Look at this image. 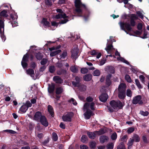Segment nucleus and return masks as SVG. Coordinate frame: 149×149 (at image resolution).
Here are the masks:
<instances>
[{"instance_id": "1", "label": "nucleus", "mask_w": 149, "mask_h": 149, "mask_svg": "<svg viewBox=\"0 0 149 149\" xmlns=\"http://www.w3.org/2000/svg\"><path fill=\"white\" fill-rule=\"evenodd\" d=\"M111 107L108 108V109L110 112H113L114 110H117L121 108L123 106L122 103L119 101L116 102L114 100L111 101L110 102Z\"/></svg>"}, {"instance_id": "2", "label": "nucleus", "mask_w": 149, "mask_h": 149, "mask_svg": "<svg viewBox=\"0 0 149 149\" xmlns=\"http://www.w3.org/2000/svg\"><path fill=\"white\" fill-rule=\"evenodd\" d=\"M56 11L57 12L59 13H60L56 15L55 16V18L57 19L63 18L65 19L63 20H62L61 23L63 24L66 23L68 20L66 19V18L69 19L68 16H66L65 14L63 12V11L61 9H57Z\"/></svg>"}, {"instance_id": "3", "label": "nucleus", "mask_w": 149, "mask_h": 149, "mask_svg": "<svg viewBox=\"0 0 149 149\" xmlns=\"http://www.w3.org/2000/svg\"><path fill=\"white\" fill-rule=\"evenodd\" d=\"M75 5L76 8L75 11L78 14H81L82 8H85V5L82 4L80 0H75Z\"/></svg>"}, {"instance_id": "4", "label": "nucleus", "mask_w": 149, "mask_h": 149, "mask_svg": "<svg viewBox=\"0 0 149 149\" xmlns=\"http://www.w3.org/2000/svg\"><path fill=\"white\" fill-rule=\"evenodd\" d=\"M119 24L121 29L123 30L127 34H129L127 31L128 32L132 31V28L130 26V25L127 23H123L120 22Z\"/></svg>"}, {"instance_id": "5", "label": "nucleus", "mask_w": 149, "mask_h": 149, "mask_svg": "<svg viewBox=\"0 0 149 149\" xmlns=\"http://www.w3.org/2000/svg\"><path fill=\"white\" fill-rule=\"evenodd\" d=\"M60 47L61 46L59 45L56 47H53L49 48V49L51 51L50 53V56H53L60 53L61 52V50L59 49L58 50Z\"/></svg>"}, {"instance_id": "6", "label": "nucleus", "mask_w": 149, "mask_h": 149, "mask_svg": "<svg viewBox=\"0 0 149 149\" xmlns=\"http://www.w3.org/2000/svg\"><path fill=\"white\" fill-rule=\"evenodd\" d=\"M73 115V113L72 112H70L66 114H65L62 117L63 120L64 121L70 122Z\"/></svg>"}, {"instance_id": "7", "label": "nucleus", "mask_w": 149, "mask_h": 149, "mask_svg": "<svg viewBox=\"0 0 149 149\" xmlns=\"http://www.w3.org/2000/svg\"><path fill=\"white\" fill-rule=\"evenodd\" d=\"M90 108L91 109L94 110L95 109V103L94 102H92L90 104L87 102L85 103L84 105L83 109H88L89 108Z\"/></svg>"}, {"instance_id": "8", "label": "nucleus", "mask_w": 149, "mask_h": 149, "mask_svg": "<svg viewBox=\"0 0 149 149\" xmlns=\"http://www.w3.org/2000/svg\"><path fill=\"white\" fill-rule=\"evenodd\" d=\"M78 48L77 46L74 48L72 51V57L74 59L77 58L78 57Z\"/></svg>"}, {"instance_id": "9", "label": "nucleus", "mask_w": 149, "mask_h": 149, "mask_svg": "<svg viewBox=\"0 0 149 149\" xmlns=\"http://www.w3.org/2000/svg\"><path fill=\"white\" fill-rule=\"evenodd\" d=\"M141 96L140 95H137L134 97L132 100V103L134 104H141L143 103L141 100Z\"/></svg>"}, {"instance_id": "10", "label": "nucleus", "mask_w": 149, "mask_h": 149, "mask_svg": "<svg viewBox=\"0 0 149 149\" xmlns=\"http://www.w3.org/2000/svg\"><path fill=\"white\" fill-rule=\"evenodd\" d=\"M28 54H26L25 55H24L21 64L24 68H26L27 66V64L26 62L28 61Z\"/></svg>"}, {"instance_id": "11", "label": "nucleus", "mask_w": 149, "mask_h": 149, "mask_svg": "<svg viewBox=\"0 0 149 149\" xmlns=\"http://www.w3.org/2000/svg\"><path fill=\"white\" fill-rule=\"evenodd\" d=\"M86 111L84 113V115L85 116V118L86 119H88L90 118L91 116L94 115L93 112L90 109H87Z\"/></svg>"}, {"instance_id": "12", "label": "nucleus", "mask_w": 149, "mask_h": 149, "mask_svg": "<svg viewBox=\"0 0 149 149\" xmlns=\"http://www.w3.org/2000/svg\"><path fill=\"white\" fill-rule=\"evenodd\" d=\"M40 120L41 124L44 126L47 127L48 125V122L47 119L44 116H41Z\"/></svg>"}, {"instance_id": "13", "label": "nucleus", "mask_w": 149, "mask_h": 149, "mask_svg": "<svg viewBox=\"0 0 149 149\" xmlns=\"http://www.w3.org/2000/svg\"><path fill=\"white\" fill-rule=\"evenodd\" d=\"M115 55L116 56H118V57H117V59L118 61H120L128 65L129 64L128 61L125 60L124 58L121 57L120 56L119 53L117 51L116 52Z\"/></svg>"}, {"instance_id": "14", "label": "nucleus", "mask_w": 149, "mask_h": 149, "mask_svg": "<svg viewBox=\"0 0 149 149\" xmlns=\"http://www.w3.org/2000/svg\"><path fill=\"white\" fill-rule=\"evenodd\" d=\"M126 88V84L124 83L120 84L118 87V91H125Z\"/></svg>"}, {"instance_id": "15", "label": "nucleus", "mask_w": 149, "mask_h": 149, "mask_svg": "<svg viewBox=\"0 0 149 149\" xmlns=\"http://www.w3.org/2000/svg\"><path fill=\"white\" fill-rule=\"evenodd\" d=\"M108 98L107 95L106 93L102 94L99 97L100 100L103 102H104L106 101Z\"/></svg>"}, {"instance_id": "16", "label": "nucleus", "mask_w": 149, "mask_h": 149, "mask_svg": "<svg viewBox=\"0 0 149 149\" xmlns=\"http://www.w3.org/2000/svg\"><path fill=\"white\" fill-rule=\"evenodd\" d=\"M118 96L119 99L124 100L126 97L125 91H119Z\"/></svg>"}, {"instance_id": "17", "label": "nucleus", "mask_w": 149, "mask_h": 149, "mask_svg": "<svg viewBox=\"0 0 149 149\" xmlns=\"http://www.w3.org/2000/svg\"><path fill=\"white\" fill-rule=\"evenodd\" d=\"M109 139L108 137L104 135L101 136L100 138V141L101 143H104V142L107 141Z\"/></svg>"}, {"instance_id": "18", "label": "nucleus", "mask_w": 149, "mask_h": 149, "mask_svg": "<svg viewBox=\"0 0 149 149\" xmlns=\"http://www.w3.org/2000/svg\"><path fill=\"white\" fill-rule=\"evenodd\" d=\"M41 116H42L41 115V113L39 111L37 112L35 114L34 117V119L38 121L39 119H40V118Z\"/></svg>"}, {"instance_id": "19", "label": "nucleus", "mask_w": 149, "mask_h": 149, "mask_svg": "<svg viewBox=\"0 0 149 149\" xmlns=\"http://www.w3.org/2000/svg\"><path fill=\"white\" fill-rule=\"evenodd\" d=\"M41 23L42 24L44 27H49L50 26L49 22L47 21L45 18H43L42 21Z\"/></svg>"}, {"instance_id": "20", "label": "nucleus", "mask_w": 149, "mask_h": 149, "mask_svg": "<svg viewBox=\"0 0 149 149\" xmlns=\"http://www.w3.org/2000/svg\"><path fill=\"white\" fill-rule=\"evenodd\" d=\"M53 80L56 83H61L63 82L62 80L59 77L55 76L53 78Z\"/></svg>"}, {"instance_id": "21", "label": "nucleus", "mask_w": 149, "mask_h": 149, "mask_svg": "<svg viewBox=\"0 0 149 149\" xmlns=\"http://www.w3.org/2000/svg\"><path fill=\"white\" fill-rule=\"evenodd\" d=\"M28 109V107L24 104L20 108L19 111L20 112L24 113Z\"/></svg>"}, {"instance_id": "22", "label": "nucleus", "mask_w": 149, "mask_h": 149, "mask_svg": "<svg viewBox=\"0 0 149 149\" xmlns=\"http://www.w3.org/2000/svg\"><path fill=\"white\" fill-rule=\"evenodd\" d=\"M2 18H0V33H1L2 31H4V24L3 21L1 20Z\"/></svg>"}, {"instance_id": "23", "label": "nucleus", "mask_w": 149, "mask_h": 149, "mask_svg": "<svg viewBox=\"0 0 149 149\" xmlns=\"http://www.w3.org/2000/svg\"><path fill=\"white\" fill-rule=\"evenodd\" d=\"M26 73L30 75L32 78L34 77V71L33 69H29L26 70Z\"/></svg>"}, {"instance_id": "24", "label": "nucleus", "mask_w": 149, "mask_h": 149, "mask_svg": "<svg viewBox=\"0 0 149 149\" xmlns=\"http://www.w3.org/2000/svg\"><path fill=\"white\" fill-rule=\"evenodd\" d=\"M87 134L89 137L91 139H93L95 138V135H96L95 133V132H88L87 133Z\"/></svg>"}, {"instance_id": "25", "label": "nucleus", "mask_w": 149, "mask_h": 149, "mask_svg": "<svg viewBox=\"0 0 149 149\" xmlns=\"http://www.w3.org/2000/svg\"><path fill=\"white\" fill-rule=\"evenodd\" d=\"M134 142L133 139H132V138H130L129 139L127 143L128 148V149L131 148Z\"/></svg>"}, {"instance_id": "26", "label": "nucleus", "mask_w": 149, "mask_h": 149, "mask_svg": "<svg viewBox=\"0 0 149 149\" xmlns=\"http://www.w3.org/2000/svg\"><path fill=\"white\" fill-rule=\"evenodd\" d=\"M134 139V141L135 142H138L140 141V138L139 136L136 134H134L132 138Z\"/></svg>"}, {"instance_id": "27", "label": "nucleus", "mask_w": 149, "mask_h": 149, "mask_svg": "<svg viewBox=\"0 0 149 149\" xmlns=\"http://www.w3.org/2000/svg\"><path fill=\"white\" fill-rule=\"evenodd\" d=\"M92 79V75L91 74L86 75L84 77V80L86 81H89Z\"/></svg>"}, {"instance_id": "28", "label": "nucleus", "mask_w": 149, "mask_h": 149, "mask_svg": "<svg viewBox=\"0 0 149 149\" xmlns=\"http://www.w3.org/2000/svg\"><path fill=\"white\" fill-rule=\"evenodd\" d=\"M48 110L49 112L50 113L52 117H53L54 115V113L53 112V109L52 107L50 105H49L48 106Z\"/></svg>"}, {"instance_id": "29", "label": "nucleus", "mask_w": 149, "mask_h": 149, "mask_svg": "<svg viewBox=\"0 0 149 149\" xmlns=\"http://www.w3.org/2000/svg\"><path fill=\"white\" fill-rule=\"evenodd\" d=\"M105 132L104 129H101L99 131H95V133L96 135H100L104 134Z\"/></svg>"}, {"instance_id": "30", "label": "nucleus", "mask_w": 149, "mask_h": 149, "mask_svg": "<svg viewBox=\"0 0 149 149\" xmlns=\"http://www.w3.org/2000/svg\"><path fill=\"white\" fill-rule=\"evenodd\" d=\"M54 89V86H50L49 85V87L48 88V91L49 93H52L53 92Z\"/></svg>"}, {"instance_id": "31", "label": "nucleus", "mask_w": 149, "mask_h": 149, "mask_svg": "<svg viewBox=\"0 0 149 149\" xmlns=\"http://www.w3.org/2000/svg\"><path fill=\"white\" fill-rule=\"evenodd\" d=\"M109 42V41L108 40H107V46L105 48V50L107 51L108 53H109V50H110L112 48V47H113L111 45H109L108 43Z\"/></svg>"}, {"instance_id": "32", "label": "nucleus", "mask_w": 149, "mask_h": 149, "mask_svg": "<svg viewBox=\"0 0 149 149\" xmlns=\"http://www.w3.org/2000/svg\"><path fill=\"white\" fill-rule=\"evenodd\" d=\"M66 73V71L64 70H61L57 72V74L58 75L65 74Z\"/></svg>"}, {"instance_id": "33", "label": "nucleus", "mask_w": 149, "mask_h": 149, "mask_svg": "<svg viewBox=\"0 0 149 149\" xmlns=\"http://www.w3.org/2000/svg\"><path fill=\"white\" fill-rule=\"evenodd\" d=\"M117 149H125L124 144L123 143H121L118 146Z\"/></svg>"}, {"instance_id": "34", "label": "nucleus", "mask_w": 149, "mask_h": 149, "mask_svg": "<svg viewBox=\"0 0 149 149\" xmlns=\"http://www.w3.org/2000/svg\"><path fill=\"white\" fill-rule=\"evenodd\" d=\"M63 91V89L61 87L57 88L56 89V93L57 94H60Z\"/></svg>"}, {"instance_id": "35", "label": "nucleus", "mask_w": 149, "mask_h": 149, "mask_svg": "<svg viewBox=\"0 0 149 149\" xmlns=\"http://www.w3.org/2000/svg\"><path fill=\"white\" fill-rule=\"evenodd\" d=\"M8 16L7 14V12L5 10H3L0 13V18H2V17H6Z\"/></svg>"}, {"instance_id": "36", "label": "nucleus", "mask_w": 149, "mask_h": 149, "mask_svg": "<svg viewBox=\"0 0 149 149\" xmlns=\"http://www.w3.org/2000/svg\"><path fill=\"white\" fill-rule=\"evenodd\" d=\"M126 95L127 96L130 97H131L132 96V92L131 90L129 89L127 90L126 91Z\"/></svg>"}, {"instance_id": "37", "label": "nucleus", "mask_w": 149, "mask_h": 149, "mask_svg": "<svg viewBox=\"0 0 149 149\" xmlns=\"http://www.w3.org/2000/svg\"><path fill=\"white\" fill-rule=\"evenodd\" d=\"M71 70L73 72L76 73L78 71V69L76 68L75 66H72L70 68Z\"/></svg>"}, {"instance_id": "38", "label": "nucleus", "mask_w": 149, "mask_h": 149, "mask_svg": "<svg viewBox=\"0 0 149 149\" xmlns=\"http://www.w3.org/2000/svg\"><path fill=\"white\" fill-rule=\"evenodd\" d=\"M93 74L94 76H99L100 74V72L99 70H96L94 71Z\"/></svg>"}, {"instance_id": "39", "label": "nucleus", "mask_w": 149, "mask_h": 149, "mask_svg": "<svg viewBox=\"0 0 149 149\" xmlns=\"http://www.w3.org/2000/svg\"><path fill=\"white\" fill-rule=\"evenodd\" d=\"M67 52L66 51H64L62 54L60 55L61 59H64L67 56Z\"/></svg>"}, {"instance_id": "40", "label": "nucleus", "mask_w": 149, "mask_h": 149, "mask_svg": "<svg viewBox=\"0 0 149 149\" xmlns=\"http://www.w3.org/2000/svg\"><path fill=\"white\" fill-rule=\"evenodd\" d=\"M87 140V137L86 136L83 135L81 138V141L83 143L85 142Z\"/></svg>"}, {"instance_id": "41", "label": "nucleus", "mask_w": 149, "mask_h": 149, "mask_svg": "<svg viewBox=\"0 0 149 149\" xmlns=\"http://www.w3.org/2000/svg\"><path fill=\"white\" fill-rule=\"evenodd\" d=\"M114 144L113 143H111L108 144L107 146V149H113V148Z\"/></svg>"}, {"instance_id": "42", "label": "nucleus", "mask_w": 149, "mask_h": 149, "mask_svg": "<svg viewBox=\"0 0 149 149\" xmlns=\"http://www.w3.org/2000/svg\"><path fill=\"white\" fill-rule=\"evenodd\" d=\"M125 80L128 82L130 83L132 81V80L130 77L127 74H126L125 76Z\"/></svg>"}, {"instance_id": "43", "label": "nucleus", "mask_w": 149, "mask_h": 149, "mask_svg": "<svg viewBox=\"0 0 149 149\" xmlns=\"http://www.w3.org/2000/svg\"><path fill=\"white\" fill-rule=\"evenodd\" d=\"M135 82H136V84L137 86V87H138L139 88H142V87L141 86L140 83L139 81L137 79H135Z\"/></svg>"}, {"instance_id": "44", "label": "nucleus", "mask_w": 149, "mask_h": 149, "mask_svg": "<svg viewBox=\"0 0 149 149\" xmlns=\"http://www.w3.org/2000/svg\"><path fill=\"white\" fill-rule=\"evenodd\" d=\"M95 143L93 141L91 142L90 143V146L91 148H95Z\"/></svg>"}, {"instance_id": "45", "label": "nucleus", "mask_w": 149, "mask_h": 149, "mask_svg": "<svg viewBox=\"0 0 149 149\" xmlns=\"http://www.w3.org/2000/svg\"><path fill=\"white\" fill-rule=\"evenodd\" d=\"M52 137L53 140L56 141L58 139V136L57 134L55 133H52Z\"/></svg>"}, {"instance_id": "46", "label": "nucleus", "mask_w": 149, "mask_h": 149, "mask_svg": "<svg viewBox=\"0 0 149 149\" xmlns=\"http://www.w3.org/2000/svg\"><path fill=\"white\" fill-rule=\"evenodd\" d=\"M117 138V134L116 132L113 133L111 136V138L113 140H115Z\"/></svg>"}, {"instance_id": "47", "label": "nucleus", "mask_w": 149, "mask_h": 149, "mask_svg": "<svg viewBox=\"0 0 149 149\" xmlns=\"http://www.w3.org/2000/svg\"><path fill=\"white\" fill-rule=\"evenodd\" d=\"M136 14L141 19H143V14L140 11H137L136 12Z\"/></svg>"}, {"instance_id": "48", "label": "nucleus", "mask_w": 149, "mask_h": 149, "mask_svg": "<svg viewBox=\"0 0 149 149\" xmlns=\"http://www.w3.org/2000/svg\"><path fill=\"white\" fill-rule=\"evenodd\" d=\"M134 128L133 127H130L127 130V132L128 134H130L134 132Z\"/></svg>"}, {"instance_id": "49", "label": "nucleus", "mask_w": 149, "mask_h": 149, "mask_svg": "<svg viewBox=\"0 0 149 149\" xmlns=\"http://www.w3.org/2000/svg\"><path fill=\"white\" fill-rule=\"evenodd\" d=\"M55 68L54 66H51L49 68V71L51 73L53 72L55 70Z\"/></svg>"}, {"instance_id": "50", "label": "nucleus", "mask_w": 149, "mask_h": 149, "mask_svg": "<svg viewBox=\"0 0 149 149\" xmlns=\"http://www.w3.org/2000/svg\"><path fill=\"white\" fill-rule=\"evenodd\" d=\"M130 19H138V17L135 14H132L130 16Z\"/></svg>"}, {"instance_id": "51", "label": "nucleus", "mask_w": 149, "mask_h": 149, "mask_svg": "<svg viewBox=\"0 0 149 149\" xmlns=\"http://www.w3.org/2000/svg\"><path fill=\"white\" fill-rule=\"evenodd\" d=\"M88 69L86 68H82L81 69V72L83 74H85L88 72Z\"/></svg>"}, {"instance_id": "52", "label": "nucleus", "mask_w": 149, "mask_h": 149, "mask_svg": "<svg viewBox=\"0 0 149 149\" xmlns=\"http://www.w3.org/2000/svg\"><path fill=\"white\" fill-rule=\"evenodd\" d=\"M45 3L47 5L51 6L52 5V0H45Z\"/></svg>"}, {"instance_id": "53", "label": "nucleus", "mask_w": 149, "mask_h": 149, "mask_svg": "<svg viewBox=\"0 0 149 149\" xmlns=\"http://www.w3.org/2000/svg\"><path fill=\"white\" fill-rule=\"evenodd\" d=\"M25 105L28 107V108L31 106V104L29 101H27L25 104H24Z\"/></svg>"}, {"instance_id": "54", "label": "nucleus", "mask_w": 149, "mask_h": 149, "mask_svg": "<svg viewBox=\"0 0 149 149\" xmlns=\"http://www.w3.org/2000/svg\"><path fill=\"white\" fill-rule=\"evenodd\" d=\"M47 62V60L45 58L43 59L41 62V64L42 65H44Z\"/></svg>"}, {"instance_id": "55", "label": "nucleus", "mask_w": 149, "mask_h": 149, "mask_svg": "<svg viewBox=\"0 0 149 149\" xmlns=\"http://www.w3.org/2000/svg\"><path fill=\"white\" fill-rule=\"evenodd\" d=\"M4 31H2L1 33H0L1 34V36L2 39V40H3V41H4L6 39V38L5 36L3 35Z\"/></svg>"}, {"instance_id": "56", "label": "nucleus", "mask_w": 149, "mask_h": 149, "mask_svg": "<svg viewBox=\"0 0 149 149\" xmlns=\"http://www.w3.org/2000/svg\"><path fill=\"white\" fill-rule=\"evenodd\" d=\"M86 100L88 102H91L93 101V98L91 97H88L86 98Z\"/></svg>"}, {"instance_id": "57", "label": "nucleus", "mask_w": 149, "mask_h": 149, "mask_svg": "<svg viewBox=\"0 0 149 149\" xmlns=\"http://www.w3.org/2000/svg\"><path fill=\"white\" fill-rule=\"evenodd\" d=\"M11 24H12L13 27H14L17 26H18V24L16 21H15L14 22H12Z\"/></svg>"}, {"instance_id": "58", "label": "nucleus", "mask_w": 149, "mask_h": 149, "mask_svg": "<svg viewBox=\"0 0 149 149\" xmlns=\"http://www.w3.org/2000/svg\"><path fill=\"white\" fill-rule=\"evenodd\" d=\"M70 102H72L74 105H76L77 104L75 100L73 98H72L70 101Z\"/></svg>"}, {"instance_id": "59", "label": "nucleus", "mask_w": 149, "mask_h": 149, "mask_svg": "<svg viewBox=\"0 0 149 149\" xmlns=\"http://www.w3.org/2000/svg\"><path fill=\"white\" fill-rule=\"evenodd\" d=\"M4 131L9 132L11 134H15V131L12 130H4Z\"/></svg>"}, {"instance_id": "60", "label": "nucleus", "mask_w": 149, "mask_h": 149, "mask_svg": "<svg viewBox=\"0 0 149 149\" xmlns=\"http://www.w3.org/2000/svg\"><path fill=\"white\" fill-rule=\"evenodd\" d=\"M141 114L144 116H146L148 115V113L147 111H141Z\"/></svg>"}, {"instance_id": "61", "label": "nucleus", "mask_w": 149, "mask_h": 149, "mask_svg": "<svg viewBox=\"0 0 149 149\" xmlns=\"http://www.w3.org/2000/svg\"><path fill=\"white\" fill-rule=\"evenodd\" d=\"M36 57L37 58L38 60H40L42 58V56L40 55V54L39 53L36 54Z\"/></svg>"}, {"instance_id": "62", "label": "nucleus", "mask_w": 149, "mask_h": 149, "mask_svg": "<svg viewBox=\"0 0 149 149\" xmlns=\"http://www.w3.org/2000/svg\"><path fill=\"white\" fill-rule=\"evenodd\" d=\"M88 147L85 145H81L80 146V149H88Z\"/></svg>"}, {"instance_id": "63", "label": "nucleus", "mask_w": 149, "mask_h": 149, "mask_svg": "<svg viewBox=\"0 0 149 149\" xmlns=\"http://www.w3.org/2000/svg\"><path fill=\"white\" fill-rule=\"evenodd\" d=\"M127 138V136L126 135H124L123 136V137L121 138V141H126Z\"/></svg>"}, {"instance_id": "64", "label": "nucleus", "mask_w": 149, "mask_h": 149, "mask_svg": "<svg viewBox=\"0 0 149 149\" xmlns=\"http://www.w3.org/2000/svg\"><path fill=\"white\" fill-rule=\"evenodd\" d=\"M139 79L142 82H144V81L145 77L143 75H141L139 76Z\"/></svg>"}]
</instances>
